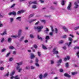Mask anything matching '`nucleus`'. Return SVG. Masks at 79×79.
<instances>
[{"label": "nucleus", "instance_id": "4d7b16f0", "mask_svg": "<svg viewBox=\"0 0 79 79\" xmlns=\"http://www.w3.org/2000/svg\"><path fill=\"white\" fill-rule=\"evenodd\" d=\"M4 40H5V39H4V38H2V39L1 42L2 43L3 42V41H4Z\"/></svg>", "mask_w": 79, "mask_h": 79}, {"label": "nucleus", "instance_id": "c9c22d12", "mask_svg": "<svg viewBox=\"0 0 79 79\" xmlns=\"http://www.w3.org/2000/svg\"><path fill=\"white\" fill-rule=\"evenodd\" d=\"M14 59L13 58H10L9 60V61H12Z\"/></svg>", "mask_w": 79, "mask_h": 79}, {"label": "nucleus", "instance_id": "f704fd0d", "mask_svg": "<svg viewBox=\"0 0 79 79\" xmlns=\"http://www.w3.org/2000/svg\"><path fill=\"white\" fill-rule=\"evenodd\" d=\"M35 63H39V59L38 58H36L35 60Z\"/></svg>", "mask_w": 79, "mask_h": 79}, {"label": "nucleus", "instance_id": "69168bd1", "mask_svg": "<svg viewBox=\"0 0 79 79\" xmlns=\"http://www.w3.org/2000/svg\"><path fill=\"white\" fill-rule=\"evenodd\" d=\"M63 48L64 50H66V46H64L63 47Z\"/></svg>", "mask_w": 79, "mask_h": 79}, {"label": "nucleus", "instance_id": "0eeeda50", "mask_svg": "<svg viewBox=\"0 0 79 79\" xmlns=\"http://www.w3.org/2000/svg\"><path fill=\"white\" fill-rule=\"evenodd\" d=\"M62 62V59H60L58 60L57 61V66H60L61 63Z\"/></svg>", "mask_w": 79, "mask_h": 79}, {"label": "nucleus", "instance_id": "680f3d73", "mask_svg": "<svg viewBox=\"0 0 79 79\" xmlns=\"http://www.w3.org/2000/svg\"><path fill=\"white\" fill-rule=\"evenodd\" d=\"M49 35L51 36H53V32H50L49 33Z\"/></svg>", "mask_w": 79, "mask_h": 79}, {"label": "nucleus", "instance_id": "2f4dec72", "mask_svg": "<svg viewBox=\"0 0 79 79\" xmlns=\"http://www.w3.org/2000/svg\"><path fill=\"white\" fill-rule=\"evenodd\" d=\"M43 76L42 75V74H40L39 76V77L40 79H42Z\"/></svg>", "mask_w": 79, "mask_h": 79}, {"label": "nucleus", "instance_id": "423d86ee", "mask_svg": "<svg viewBox=\"0 0 79 79\" xmlns=\"http://www.w3.org/2000/svg\"><path fill=\"white\" fill-rule=\"evenodd\" d=\"M71 6H72V4L71 2H70L67 8V10L69 11H71Z\"/></svg>", "mask_w": 79, "mask_h": 79}, {"label": "nucleus", "instance_id": "4be33fe9", "mask_svg": "<svg viewBox=\"0 0 79 79\" xmlns=\"http://www.w3.org/2000/svg\"><path fill=\"white\" fill-rule=\"evenodd\" d=\"M12 40V39L11 38H8V39L7 40V41H8V42H9V43H11V42Z\"/></svg>", "mask_w": 79, "mask_h": 79}, {"label": "nucleus", "instance_id": "a18cd8bd", "mask_svg": "<svg viewBox=\"0 0 79 79\" xmlns=\"http://www.w3.org/2000/svg\"><path fill=\"white\" fill-rule=\"evenodd\" d=\"M6 51V49L5 48H4L1 51L2 52H5V51Z\"/></svg>", "mask_w": 79, "mask_h": 79}, {"label": "nucleus", "instance_id": "ddd939ff", "mask_svg": "<svg viewBox=\"0 0 79 79\" xmlns=\"http://www.w3.org/2000/svg\"><path fill=\"white\" fill-rule=\"evenodd\" d=\"M62 29H63L65 32H68V30L64 26L62 27Z\"/></svg>", "mask_w": 79, "mask_h": 79}, {"label": "nucleus", "instance_id": "b1692460", "mask_svg": "<svg viewBox=\"0 0 79 79\" xmlns=\"http://www.w3.org/2000/svg\"><path fill=\"white\" fill-rule=\"evenodd\" d=\"M24 36L22 37L19 40V41H20V42H21L22 41H23V40H24Z\"/></svg>", "mask_w": 79, "mask_h": 79}, {"label": "nucleus", "instance_id": "473e14b6", "mask_svg": "<svg viewBox=\"0 0 79 79\" xmlns=\"http://www.w3.org/2000/svg\"><path fill=\"white\" fill-rule=\"evenodd\" d=\"M16 5V4H13L11 6H10V8H14Z\"/></svg>", "mask_w": 79, "mask_h": 79}, {"label": "nucleus", "instance_id": "f3484780", "mask_svg": "<svg viewBox=\"0 0 79 79\" xmlns=\"http://www.w3.org/2000/svg\"><path fill=\"white\" fill-rule=\"evenodd\" d=\"M35 64L36 67H39L40 66V65L39 64V62H35Z\"/></svg>", "mask_w": 79, "mask_h": 79}, {"label": "nucleus", "instance_id": "1a4fd4ad", "mask_svg": "<svg viewBox=\"0 0 79 79\" xmlns=\"http://www.w3.org/2000/svg\"><path fill=\"white\" fill-rule=\"evenodd\" d=\"M53 52L54 54H58L59 53L58 51L56 50V48H54L53 50Z\"/></svg>", "mask_w": 79, "mask_h": 79}, {"label": "nucleus", "instance_id": "052dcab7", "mask_svg": "<svg viewBox=\"0 0 79 79\" xmlns=\"http://www.w3.org/2000/svg\"><path fill=\"white\" fill-rule=\"evenodd\" d=\"M51 64H54V61L53 60H51Z\"/></svg>", "mask_w": 79, "mask_h": 79}, {"label": "nucleus", "instance_id": "ea45409f", "mask_svg": "<svg viewBox=\"0 0 79 79\" xmlns=\"http://www.w3.org/2000/svg\"><path fill=\"white\" fill-rule=\"evenodd\" d=\"M51 31L52 32H53L54 31V30L53 29V26H51Z\"/></svg>", "mask_w": 79, "mask_h": 79}, {"label": "nucleus", "instance_id": "58836bf2", "mask_svg": "<svg viewBox=\"0 0 79 79\" xmlns=\"http://www.w3.org/2000/svg\"><path fill=\"white\" fill-rule=\"evenodd\" d=\"M38 54L39 56H41V54L40 52L39 51L38 52Z\"/></svg>", "mask_w": 79, "mask_h": 79}, {"label": "nucleus", "instance_id": "09e8293b", "mask_svg": "<svg viewBox=\"0 0 79 79\" xmlns=\"http://www.w3.org/2000/svg\"><path fill=\"white\" fill-rule=\"evenodd\" d=\"M37 1H35L33 2V4H37Z\"/></svg>", "mask_w": 79, "mask_h": 79}, {"label": "nucleus", "instance_id": "3c124183", "mask_svg": "<svg viewBox=\"0 0 79 79\" xmlns=\"http://www.w3.org/2000/svg\"><path fill=\"white\" fill-rule=\"evenodd\" d=\"M79 51H78L76 53V55L77 56H78V58H79Z\"/></svg>", "mask_w": 79, "mask_h": 79}, {"label": "nucleus", "instance_id": "37998d69", "mask_svg": "<svg viewBox=\"0 0 79 79\" xmlns=\"http://www.w3.org/2000/svg\"><path fill=\"white\" fill-rule=\"evenodd\" d=\"M55 33L57 34L58 33V29L57 28H56L55 29Z\"/></svg>", "mask_w": 79, "mask_h": 79}, {"label": "nucleus", "instance_id": "338daca9", "mask_svg": "<svg viewBox=\"0 0 79 79\" xmlns=\"http://www.w3.org/2000/svg\"><path fill=\"white\" fill-rule=\"evenodd\" d=\"M3 26V24L1 23V22L0 21V27H2Z\"/></svg>", "mask_w": 79, "mask_h": 79}, {"label": "nucleus", "instance_id": "603ef678", "mask_svg": "<svg viewBox=\"0 0 79 79\" xmlns=\"http://www.w3.org/2000/svg\"><path fill=\"white\" fill-rule=\"evenodd\" d=\"M50 9H51L52 10H55V8H54V7H53V6H52L51 7H50Z\"/></svg>", "mask_w": 79, "mask_h": 79}, {"label": "nucleus", "instance_id": "c85d7f7f", "mask_svg": "<svg viewBox=\"0 0 79 79\" xmlns=\"http://www.w3.org/2000/svg\"><path fill=\"white\" fill-rule=\"evenodd\" d=\"M32 8H33L34 9H35V8H37V6L35 5H34L32 6Z\"/></svg>", "mask_w": 79, "mask_h": 79}, {"label": "nucleus", "instance_id": "7c9ffc66", "mask_svg": "<svg viewBox=\"0 0 79 79\" xmlns=\"http://www.w3.org/2000/svg\"><path fill=\"white\" fill-rule=\"evenodd\" d=\"M64 43V41L63 40H60V41L59 42V44H63Z\"/></svg>", "mask_w": 79, "mask_h": 79}, {"label": "nucleus", "instance_id": "20e7f679", "mask_svg": "<svg viewBox=\"0 0 79 79\" xmlns=\"http://www.w3.org/2000/svg\"><path fill=\"white\" fill-rule=\"evenodd\" d=\"M68 40L70 42L69 43H66V45H67L69 47H70V45H71V44H72V41H73V40L71 38L69 37V38Z\"/></svg>", "mask_w": 79, "mask_h": 79}, {"label": "nucleus", "instance_id": "13d9d810", "mask_svg": "<svg viewBox=\"0 0 79 79\" xmlns=\"http://www.w3.org/2000/svg\"><path fill=\"white\" fill-rule=\"evenodd\" d=\"M77 74V73L76 72H72V75H75V74Z\"/></svg>", "mask_w": 79, "mask_h": 79}, {"label": "nucleus", "instance_id": "f257e3e1", "mask_svg": "<svg viewBox=\"0 0 79 79\" xmlns=\"http://www.w3.org/2000/svg\"><path fill=\"white\" fill-rule=\"evenodd\" d=\"M16 64L17 65V66L16 67V69L18 70V72L19 73H20L21 71H22V69L20 68V66L23 64V62H20L18 63H16Z\"/></svg>", "mask_w": 79, "mask_h": 79}, {"label": "nucleus", "instance_id": "dca6fc26", "mask_svg": "<svg viewBox=\"0 0 79 79\" xmlns=\"http://www.w3.org/2000/svg\"><path fill=\"white\" fill-rule=\"evenodd\" d=\"M0 34L1 35H3L6 34V30H5L4 32L3 33H1Z\"/></svg>", "mask_w": 79, "mask_h": 79}, {"label": "nucleus", "instance_id": "0e129e2a", "mask_svg": "<svg viewBox=\"0 0 79 79\" xmlns=\"http://www.w3.org/2000/svg\"><path fill=\"white\" fill-rule=\"evenodd\" d=\"M0 70H3L4 69V68L3 67H0Z\"/></svg>", "mask_w": 79, "mask_h": 79}, {"label": "nucleus", "instance_id": "cd10ccee", "mask_svg": "<svg viewBox=\"0 0 79 79\" xmlns=\"http://www.w3.org/2000/svg\"><path fill=\"white\" fill-rule=\"evenodd\" d=\"M9 49H11V50H12V49H14L15 48L13 46H9Z\"/></svg>", "mask_w": 79, "mask_h": 79}, {"label": "nucleus", "instance_id": "e433bc0d", "mask_svg": "<svg viewBox=\"0 0 79 79\" xmlns=\"http://www.w3.org/2000/svg\"><path fill=\"white\" fill-rule=\"evenodd\" d=\"M65 67L66 68H68L69 67V64L68 63H67L65 64Z\"/></svg>", "mask_w": 79, "mask_h": 79}, {"label": "nucleus", "instance_id": "a211bd4d", "mask_svg": "<svg viewBox=\"0 0 79 79\" xmlns=\"http://www.w3.org/2000/svg\"><path fill=\"white\" fill-rule=\"evenodd\" d=\"M64 76L65 77H71V76L68 75L67 73H65L64 74Z\"/></svg>", "mask_w": 79, "mask_h": 79}, {"label": "nucleus", "instance_id": "5701e85b", "mask_svg": "<svg viewBox=\"0 0 79 79\" xmlns=\"http://www.w3.org/2000/svg\"><path fill=\"white\" fill-rule=\"evenodd\" d=\"M14 21V19L13 18H11L10 19V23H13Z\"/></svg>", "mask_w": 79, "mask_h": 79}, {"label": "nucleus", "instance_id": "6e6d98bb", "mask_svg": "<svg viewBox=\"0 0 79 79\" xmlns=\"http://www.w3.org/2000/svg\"><path fill=\"white\" fill-rule=\"evenodd\" d=\"M29 5H31V4H33V2L30 1L29 2Z\"/></svg>", "mask_w": 79, "mask_h": 79}, {"label": "nucleus", "instance_id": "a19ab883", "mask_svg": "<svg viewBox=\"0 0 79 79\" xmlns=\"http://www.w3.org/2000/svg\"><path fill=\"white\" fill-rule=\"evenodd\" d=\"M15 79H19V76H18L17 75L15 77Z\"/></svg>", "mask_w": 79, "mask_h": 79}, {"label": "nucleus", "instance_id": "bf43d9fd", "mask_svg": "<svg viewBox=\"0 0 79 79\" xmlns=\"http://www.w3.org/2000/svg\"><path fill=\"white\" fill-rule=\"evenodd\" d=\"M67 36L66 35H65L64 36H63L62 37V38H63L64 39H65V38H66Z\"/></svg>", "mask_w": 79, "mask_h": 79}, {"label": "nucleus", "instance_id": "9b49d317", "mask_svg": "<svg viewBox=\"0 0 79 79\" xmlns=\"http://www.w3.org/2000/svg\"><path fill=\"white\" fill-rule=\"evenodd\" d=\"M45 39H46L45 42L46 43H47L48 40H50V37H49V36H46L45 38Z\"/></svg>", "mask_w": 79, "mask_h": 79}, {"label": "nucleus", "instance_id": "49530a36", "mask_svg": "<svg viewBox=\"0 0 79 79\" xmlns=\"http://www.w3.org/2000/svg\"><path fill=\"white\" fill-rule=\"evenodd\" d=\"M29 68H30L29 67V66H27L25 68L26 69H29Z\"/></svg>", "mask_w": 79, "mask_h": 79}, {"label": "nucleus", "instance_id": "393cba45", "mask_svg": "<svg viewBox=\"0 0 79 79\" xmlns=\"http://www.w3.org/2000/svg\"><path fill=\"white\" fill-rule=\"evenodd\" d=\"M15 71H13V72H12L10 74V76H12L14 75L15 74Z\"/></svg>", "mask_w": 79, "mask_h": 79}, {"label": "nucleus", "instance_id": "7ed1b4c3", "mask_svg": "<svg viewBox=\"0 0 79 79\" xmlns=\"http://www.w3.org/2000/svg\"><path fill=\"white\" fill-rule=\"evenodd\" d=\"M21 32H22V30L19 29L18 33V35H12L11 36V37H13V38H17V37L19 38L21 37Z\"/></svg>", "mask_w": 79, "mask_h": 79}, {"label": "nucleus", "instance_id": "72a5a7b5", "mask_svg": "<svg viewBox=\"0 0 79 79\" xmlns=\"http://www.w3.org/2000/svg\"><path fill=\"white\" fill-rule=\"evenodd\" d=\"M35 68L34 66L32 65L31 66V69H34Z\"/></svg>", "mask_w": 79, "mask_h": 79}, {"label": "nucleus", "instance_id": "4468645a", "mask_svg": "<svg viewBox=\"0 0 79 79\" xmlns=\"http://www.w3.org/2000/svg\"><path fill=\"white\" fill-rule=\"evenodd\" d=\"M70 59V57H69V56H67L66 58H65L64 59V60L65 61H66L67 60H69Z\"/></svg>", "mask_w": 79, "mask_h": 79}, {"label": "nucleus", "instance_id": "5fc2aeb1", "mask_svg": "<svg viewBox=\"0 0 79 79\" xmlns=\"http://www.w3.org/2000/svg\"><path fill=\"white\" fill-rule=\"evenodd\" d=\"M30 37H31V38H34V37L31 34L30 35Z\"/></svg>", "mask_w": 79, "mask_h": 79}, {"label": "nucleus", "instance_id": "de8ad7c7", "mask_svg": "<svg viewBox=\"0 0 79 79\" xmlns=\"http://www.w3.org/2000/svg\"><path fill=\"white\" fill-rule=\"evenodd\" d=\"M79 28V27H76L74 29V30H75V31H76L77 29H78Z\"/></svg>", "mask_w": 79, "mask_h": 79}, {"label": "nucleus", "instance_id": "8fccbe9b", "mask_svg": "<svg viewBox=\"0 0 79 79\" xmlns=\"http://www.w3.org/2000/svg\"><path fill=\"white\" fill-rule=\"evenodd\" d=\"M33 47L35 48H37V46L35 44L34 45Z\"/></svg>", "mask_w": 79, "mask_h": 79}, {"label": "nucleus", "instance_id": "aec40b11", "mask_svg": "<svg viewBox=\"0 0 79 79\" xmlns=\"http://www.w3.org/2000/svg\"><path fill=\"white\" fill-rule=\"evenodd\" d=\"M37 19H33L32 20H31L29 21V23H32V22H34V21H36Z\"/></svg>", "mask_w": 79, "mask_h": 79}, {"label": "nucleus", "instance_id": "4c0bfd02", "mask_svg": "<svg viewBox=\"0 0 79 79\" xmlns=\"http://www.w3.org/2000/svg\"><path fill=\"white\" fill-rule=\"evenodd\" d=\"M31 49L32 50H33V52H35V49H34V48L31 47Z\"/></svg>", "mask_w": 79, "mask_h": 79}, {"label": "nucleus", "instance_id": "6e6552de", "mask_svg": "<svg viewBox=\"0 0 79 79\" xmlns=\"http://www.w3.org/2000/svg\"><path fill=\"white\" fill-rule=\"evenodd\" d=\"M11 15H12L13 16H15L16 15V12L13 11L12 12H10L8 13V15H9V16H11Z\"/></svg>", "mask_w": 79, "mask_h": 79}, {"label": "nucleus", "instance_id": "79ce46f5", "mask_svg": "<svg viewBox=\"0 0 79 79\" xmlns=\"http://www.w3.org/2000/svg\"><path fill=\"white\" fill-rule=\"evenodd\" d=\"M61 4L62 5H64V0H62V1Z\"/></svg>", "mask_w": 79, "mask_h": 79}, {"label": "nucleus", "instance_id": "864d4df0", "mask_svg": "<svg viewBox=\"0 0 79 79\" xmlns=\"http://www.w3.org/2000/svg\"><path fill=\"white\" fill-rule=\"evenodd\" d=\"M34 16V14H31L29 16V18H31V17H32L33 16Z\"/></svg>", "mask_w": 79, "mask_h": 79}, {"label": "nucleus", "instance_id": "39448f33", "mask_svg": "<svg viewBox=\"0 0 79 79\" xmlns=\"http://www.w3.org/2000/svg\"><path fill=\"white\" fill-rule=\"evenodd\" d=\"M79 3V1H78L77 2H75L74 4L75 5V6H74V8L75 9H77V8H79V5H78V4Z\"/></svg>", "mask_w": 79, "mask_h": 79}, {"label": "nucleus", "instance_id": "412c9836", "mask_svg": "<svg viewBox=\"0 0 79 79\" xmlns=\"http://www.w3.org/2000/svg\"><path fill=\"white\" fill-rule=\"evenodd\" d=\"M37 19H33L32 20H31L29 21V23H32V22H34V21H36Z\"/></svg>", "mask_w": 79, "mask_h": 79}, {"label": "nucleus", "instance_id": "f8f14e48", "mask_svg": "<svg viewBox=\"0 0 79 79\" xmlns=\"http://www.w3.org/2000/svg\"><path fill=\"white\" fill-rule=\"evenodd\" d=\"M35 56L34 55V54L32 53H31L30 58L32 60V59H34V58H35Z\"/></svg>", "mask_w": 79, "mask_h": 79}, {"label": "nucleus", "instance_id": "e2e57ef3", "mask_svg": "<svg viewBox=\"0 0 79 79\" xmlns=\"http://www.w3.org/2000/svg\"><path fill=\"white\" fill-rule=\"evenodd\" d=\"M8 75H9V72H8L5 75V76H8Z\"/></svg>", "mask_w": 79, "mask_h": 79}, {"label": "nucleus", "instance_id": "c03bdc74", "mask_svg": "<svg viewBox=\"0 0 79 79\" xmlns=\"http://www.w3.org/2000/svg\"><path fill=\"white\" fill-rule=\"evenodd\" d=\"M39 23H40V22L38 21L35 23V25L36 26V25H38V24H39Z\"/></svg>", "mask_w": 79, "mask_h": 79}, {"label": "nucleus", "instance_id": "9d476101", "mask_svg": "<svg viewBox=\"0 0 79 79\" xmlns=\"http://www.w3.org/2000/svg\"><path fill=\"white\" fill-rule=\"evenodd\" d=\"M25 12V10H21L19 11H18L17 14L18 15H21V13H24V12Z\"/></svg>", "mask_w": 79, "mask_h": 79}, {"label": "nucleus", "instance_id": "a878e982", "mask_svg": "<svg viewBox=\"0 0 79 79\" xmlns=\"http://www.w3.org/2000/svg\"><path fill=\"white\" fill-rule=\"evenodd\" d=\"M42 46L43 47V48L44 49V50H47V48L45 46H44V45L42 44Z\"/></svg>", "mask_w": 79, "mask_h": 79}, {"label": "nucleus", "instance_id": "6ab92c4d", "mask_svg": "<svg viewBox=\"0 0 79 79\" xmlns=\"http://www.w3.org/2000/svg\"><path fill=\"white\" fill-rule=\"evenodd\" d=\"M21 17H18L16 18V19L17 20H18L19 21H21Z\"/></svg>", "mask_w": 79, "mask_h": 79}, {"label": "nucleus", "instance_id": "2eb2a0df", "mask_svg": "<svg viewBox=\"0 0 79 79\" xmlns=\"http://www.w3.org/2000/svg\"><path fill=\"white\" fill-rule=\"evenodd\" d=\"M46 30L44 31V33H45V34H48V32L49 31V30L47 28H46Z\"/></svg>", "mask_w": 79, "mask_h": 79}, {"label": "nucleus", "instance_id": "bb28decb", "mask_svg": "<svg viewBox=\"0 0 79 79\" xmlns=\"http://www.w3.org/2000/svg\"><path fill=\"white\" fill-rule=\"evenodd\" d=\"M47 76H48V74L45 73L44 74L43 77H44V78H45L47 77Z\"/></svg>", "mask_w": 79, "mask_h": 79}, {"label": "nucleus", "instance_id": "c756f323", "mask_svg": "<svg viewBox=\"0 0 79 79\" xmlns=\"http://www.w3.org/2000/svg\"><path fill=\"white\" fill-rule=\"evenodd\" d=\"M73 49L74 50H76V49H79V46H75Z\"/></svg>", "mask_w": 79, "mask_h": 79}, {"label": "nucleus", "instance_id": "f03ea898", "mask_svg": "<svg viewBox=\"0 0 79 79\" xmlns=\"http://www.w3.org/2000/svg\"><path fill=\"white\" fill-rule=\"evenodd\" d=\"M44 28L43 26H34V29L38 30V32H40L42 31V29Z\"/></svg>", "mask_w": 79, "mask_h": 79}, {"label": "nucleus", "instance_id": "774afa93", "mask_svg": "<svg viewBox=\"0 0 79 79\" xmlns=\"http://www.w3.org/2000/svg\"><path fill=\"white\" fill-rule=\"evenodd\" d=\"M41 22H42V23H45V20H41Z\"/></svg>", "mask_w": 79, "mask_h": 79}]
</instances>
